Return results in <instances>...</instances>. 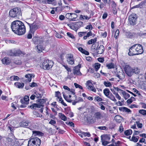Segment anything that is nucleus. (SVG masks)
Wrapping results in <instances>:
<instances>
[{"instance_id":"obj_1","label":"nucleus","mask_w":146,"mask_h":146,"mask_svg":"<svg viewBox=\"0 0 146 146\" xmlns=\"http://www.w3.org/2000/svg\"><path fill=\"white\" fill-rule=\"evenodd\" d=\"M11 28L15 33L19 35H23L26 32L25 27L24 24L19 20H16L12 23Z\"/></svg>"},{"instance_id":"obj_2","label":"nucleus","mask_w":146,"mask_h":146,"mask_svg":"<svg viewBox=\"0 0 146 146\" xmlns=\"http://www.w3.org/2000/svg\"><path fill=\"white\" fill-rule=\"evenodd\" d=\"M143 50L142 45L139 44H135L132 46L129 50L128 54L133 56L142 54Z\"/></svg>"},{"instance_id":"obj_3","label":"nucleus","mask_w":146,"mask_h":146,"mask_svg":"<svg viewBox=\"0 0 146 146\" xmlns=\"http://www.w3.org/2000/svg\"><path fill=\"white\" fill-rule=\"evenodd\" d=\"M9 15L12 18H19L21 16V10L18 7L12 9L9 11Z\"/></svg>"},{"instance_id":"obj_4","label":"nucleus","mask_w":146,"mask_h":146,"mask_svg":"<svg viewBox=\"0 0 146 146\" xmlns=\"http://www.w3.org/2000/svg\"><path fill=\"white\" fill-rule=\"evenodd\" d=\"M41 143V140L38 137L31 138L29 141L28 146H39Z\"/></svg>"},{"instance_id":"obj_5","label":"nucleus","mask_w":146,"mask_h":146,"mask_svg":"<svg viewBox=\"0 0 146 146\" xmlns=\"http://www.w3.org/2000/svg\"><path fill=\"white\" fill-rule=\"evenodd\" d=\"M31 126H29L28 128L31 130H33L36 127L34 124L31 125V123L30 121L28 120H24L20 122L19 123L20 126L22 127H27L29 125Z\"/></svg>"},{"instance_id":"obj_6","label":"nucleus","mask_w":146,"mask_h":146,"mask_svg":"<svg viewBox=\"0 0 146 146\" xmlns=\"http://www.w3.org/2000/svg\"><path fill=\"white\" fill-rule=\"evenodd\" d=\"M54 64L52 61L47 59L44 61L42 66H42L44 69L48 70L52 67Z\"/></svg>"},{"instance_id":"obj_7","label":"nucleus","mask_w":146,"mask_h":146,"mask_svg":"<svg viewBox=\"0 0 146 146\" xmlns=\"http://www.w3.org/2000/svg\"><path fill=\"white\" fill-rule=\"evenodd\" d=\"M30 28V32L34 34L36 31L39 28L38 24L36 22H34L32 23H30L27 22Z\"/></svg>"},{"instance_id":"obj_8","label":"nucleus","mask_w":146,"mask_h":146,"mask_svg":"<svg viewBox=\"0 0 146 146\" xmlns=\"http://www.w3.org/2000/svg\"><path fill=\"white\" fill-rule=\"evenodd\" d=\"M104 93L106 96L112 101L115 102L117 100L114 96L110 92L108 88H105L103 90Z\"/></svg>"},{"instance_id":"obj_9","label":"nucleus","mask_w":146,"mask_h":146,"mask_svg":"<svg viewBox=\"0 0 146 146\" xmlns=\"http://www.w3.org/2000/svg\"><path fill=\"white\" fill-rule=\"evenodd\" d=\"M66 58L67 62L68 64L73 65L74 64V60L72 54H67L66 55Z\"/></svg>"},{"instance_id":"obj_10","label":"nucleus","mask_w":146,"mask_h":146,"mask_svg":"<svg viewBox=\"0 0 146 146\" xmlns=\"http://www.w3.org/2000/svg\"><path fill=\"white\" fill-rule=\"evenodd\" d=\"M6 142L7 146H18L17 142H14L13 139L9 137L6 138Z\"/></svg>"},{"instance_id":"obj_11","label":"nucleus","mask_w":146,"mask_h":146,"mask_svg":"<svg viewBox=\"0 0 146 146\" xmlns=\"http://www.w3.org/2000/svg\"><path fill=\"white\" fill-rule=\"evenodd\" d=\"M124 70L127 75L129 76H131L133 74V69L128 65H125Z\"/></svg>"},{"instance_id":"obj_12","label":"nucleus","mask_w":146,"mask_h":146,"mask_svg":"<svg viewBox=\"0 0 146 146\" xmlns=\"http://www.w3.org/2000/svg\"><path fill=\"white\" fill-rule=\"evenodd\" d=\"M87 89L89 90L92 91L94 92H96V90L93 85L91 80H88L86 83Z\"/></svg>"},{"instance_id":"obj_13","label":"nucleus","mask_w":146,"mask_h":146,"mask_svg":"<svg viewBox=\"0 0 146 146\" xmlns=\"http://www.w3.org/2000/svg\"><path fill=\"white\" fill-rule=\"evenodd\" d=\"M66 17L68 19H70V21H75L74 19L77 18L78 15L75 13H67L66 15Z\"/></svg>"},{"instance_id":"obj_14","label":"nucleus","mask_w":146,"mask_h":146,"mask_svg":"<svg viewBox=\"0 0 146 146\" xmlns=\"http://www.w3.org/2000/svg\"><path fill=\"white\" fill-rule=\"evenodd\" d=\"M81 65L79 64L77 66H75L73 69V73L76 75L80 76L82 73L80 71V68H81Z\"/></svg>"},{"instance_id":"obj_15","label":"nucleus","mask_w":146,"mask_h":146,"mask_svg":"<svg viewBox=\"0 0 146 146\" xmlns=\"http://www.w3.org/2000/svg\"><path fill=\"white\" fill-rule=\"evenodd\" d=\"M136 18L134 15H131L129 17L128 20L130 25H134L135 24Z\"/></svg>"},{"instance_id":"obj_16","label":"nucleus","mask_w":146,"mask_h":146,"mask_svg":"<svg viewBox=\"0 0 146 146\" xmlns=\"http://www.w3.org/2000/svg\"><path fill=\"white\" fill-rule=\"evenodd\" d=\"M103 114L104 115V113L100 111L97 112L95 113L94 115L95 118L97 119H100L103 118Z\"/></svg>"},{"instance_id":"obj_17","label":"nucleus","mask_w":146,"mask_h":146,"mask_svg":"<svg viewBox=\"0 0 146 146\" xmlns=\"http://www.w3.org/2000/svg\"><path fill=\"white\" fill-rule=\"evenodd\" d=\"M33 42L36 44H41L43 42L42 40L39 37H34L32 39Z\"/></svg>"},{"instance_id":"obj_18","label":"nucleus","mask_w":146,"mask_h":146,"mask_svg":"<svg viewBox=\"0 0 146 146\" xmlns=\"http://www.w3.org/2000/svg\"><path fill=\"white\" fill-rule=\"evenodd\" d=\"M104 48L103 45H100L99 47L96 49V51L98 54H101L104 51Z\"/></svg>"},{"instance_id":"obj_19","label":"nucleus","mask_w":146,"mask_h":146,"mask_svg":"<svg viewBox=\"0 0 146 146\" xmlns=\"http://www.w3.org/2000/svg\"><path fill=\"white\" fill-rule=\"evenodd\" d=\"M3 64L6 65H9L11 62V60L7 57H5L1 60Z\"/></svg>"},{"instance_id":"obj_20","label":"nucleus","mask_w":146,"mask_h":146,"mask_svg":"<svg viewBox=\"0 0 146 146\" xmlns=\"http://www.w3.org/2000/svg\"><path fill=\"white\" fill-rule=\"evenodd\" d=\"M116 76L119 78L120 80H123L125 78V74L123 72H118L116 74Z\"/></svg>"},{"instance_id":"obj_21","label":"nucleus","mask_w":146,"mask_h":146,"mask_svg":"<svg viewBox=\"0 0 146 146\" xmlns=\"http://www.w3.org/2000/svg\"><path fill=\"white\" fill-rule=\"evenodd\" d=\"M119 110L123 112H127L128 113H131V111L129 109L125 107H122L119 108Z\"/></svg>"},{"instance_id":"obj_22","label":"nucleus","mask_w":146,"mask_h":146,"mask_svg":"<svg viewBox=\"0 0 146 146\" xmlns=\"http://www.w3.org/2000/svg\"><path fill=\"white\" fill-rule=\"evenodd\" d=\"M63 66L68 71V76H67L68 78L71 79V78L73 77V74H71L69 75V72H70L71 71L70 68H69V67L67 65H63Z\"/></svg>"},{"instance_id":"obj_23","label":"nucleus","mask_w":146,"mask_h":146,"mask_svg":"<svg viewBox=\"0 0 146 146\" xmlns=\"http://www.w3.org/2000/svg\"><path fill=\"white\" fill-rule=\"evenodd\" d=\"M33 75L30 74H28L25 76L26 78L25 80L26 82H30L31 81L32 79V77Z\"/></svg>"},{"instance_id":"obj_24","label":"nucleus","mask_w":146,"mask_h":146,"mask_svg":"<svg viewBox=\"0 0 146 146\" xmlns=\"http://www.w3.org/2000/svg\"><path fill=\"white\" fill-rule=\"evenodd\" d=\"M29 97L27 96H24L23 99H22L21 100V103H26L29 104Z\"/></svg>"},{"instance_id":"obj_25","label":"nucleus","mask_w":146,"mask_h":146,"mask_svg":"<svg viewBox=\"0 0 146 146\" xmlns=\"http://www.w3.org/2000/svg\"><path fill=\"white\" fill-rule=\"evenodd\" d=\"M41 106V105H40L38 104L34 103L30 106V107L32 109H35L36 108H40Z\"/></svg>"},{"instance_id":"obj_26","label":"nucleus","mask_w":146,"mask_h":146,"mask_svg":"<svg viewBox=\"0 0 146 146\" xmlns=\"http://www.w3.org/2000/svg\"><path fill=\"white\" fill-rule=\"evenodd\" d=\"M14 85L17 87L19 88H23L24 86V83L18 82L15 83Z\"/></svg>"},{"instance_id":"obj_27","label":"nucleus","mask_w":146,"mask_h":146,"mask_svg":"<svg viewBox=\"0 0 146 146\" xmlns=\"http://www.w3.org/2000/svg\"><path fill=\"white\" fill-rule=\"evenodd\" d=\"M67 25L70 27L71 29L76 31L78 29L76 27V25L74 24V23H72V24H68Z\"/></svg>"},{"instance_id":"obj_28","label":"nucleus","mask_w":146,"mask_h":146,"mask_svg":"<svg viewBox=\"0 0 146 146\" xmlns=\"http://www.w3.org/2000/svg\"><path fill=\"white\" fill-rule=\"evenodd\" d=\"M101 137V140H109L110 139V135L107 134L102 135Z\"/></svg>"},{"instance_id":"obj_29","label":"nucleus","mask_w":146,"mask_h":146,"mask_svg":"<svg viewBox=\"0 0 146 146\" xmlns=\"http://www.w3.org/2000/svg\"><path fill=\"white\" fill-rule=\"evenodd\" d=\"M122 94L123 95L124 98L125 100H127L130 96V95L129 94L126 93L124 90L122 91Z\"/></svg>"},{"instance_id":"obj_30","label":"nucleus","mask_w":146,"mask_h":146,"mask_svg":"<svg viewBox=\"0 0 146 146\" xmlns=\"http://www.w3.org/2000/svg\"><path fill=\"white\" fill-rule=\"evenodd\" d=\"M83 23V22L81 21L74 22V24L76 25L77 29L82 26Z\"/></svg>"},{"instance_id":"obj_31","label":"nucleus","mask_w":146,"mask_h":146,"mask_svg":"<svg viewBox=\"0 0 146 146\" xmlns=\"http://www.w3.org/2000/svg\"><path fill=\"white\" fill-rule=\"evenodd\" d=\"M115 119L118 123H120L122 120V117L119 115H116L115 117Z\"/></svg>"},{"instance_id":"obj_32","label":"nucleus","mask_w":146,"mask_h":146,"mask_svg":"<svg viewBox=\"0 0 146 146\" xmlns=\"http://www.w3.org/2000/svg\"><path fill=\"white\" fill-rule=\"evenodd\" d=\"M37 102H38L40 105H41V107H43L44 106V105L43 104L45 102L46 100L44 99H39L37 101Z\"/></svg>"},{"instance_id":"obj_33","label":"nucleus","mask_w":146,"mask_h":146,"mask_svg":"<svg viewBox=\"0 0 146 146\" xmlns=\"http://www.w3.org/2000/svg\"><path fill=\"white\" fill-rule=\"evenodd\" d=\"M106 66L108 69L113 68L115 67L114 65V64L112 63H107Z\"/></svg>"},{"instance_id":"obj_34","label":"nucleus","mask_w":146,"mask_h":146,"mask_svg":"<svg viewBox=\"0 0 146 146\" xmlns=\"http://www.w3.org/2000/svg\"><path fill=\"white\" fill-rule=\"evenodd\" d=\"M33 134L35 135H38L39 136H41L43 135V133L42 132L38 131H33Z\"/></svg>"},{"instance_id":"obj_35","label":"nucleus","mask_w":146,"mask_h":146,"mask_svg":"<svg viewBox=\"0 0 146 146\" xmlns=\"http://www.w3.org/2000/svg\"><path fill=\"white\" fill-rule=\"evenodd\" d=\"M78 50L82 53L87 55L89 54V52L85 50L82 48L80 47L78 48Z\"/></svg>"},{"instance_id":"obj_36","label":"nucleus","mask_w":146,"mask_h":146,"mask_svg":"<svg viewBox=\"0 0 146 146\" xmlns=\"http://www.w3.org/2000/svg\"><path fill=\"white\" fill-rule=\"evenodd\" d=\"M91 18L90 16L88 17L87 15H81L80 17V20L86 19L87 20H89Z\"/></svg>"},{"instance_id":"obj_37","label":"nucleus","mask_w":146,"mask_h":146,"mask_svg":"<svg viewBox=\"0 0 146 146\" xmlns=\"http://www.w3.org/2000/svg\"><path fill=\"white\" fill-rule=\"evenodd\" d=\"M59 116L60 118L62 120L65 121L67 120V117L62 113H59Z\"/></svg>"},{"instance_id":"obj_38","label":"nucleus","mask_w":146,"mask_h":146,"mask_svg":"<svg viewBox=\"0 0 146 146\" xmlns=\"http://www.w3.org/2000/svg\"><path fill=\"white\" fill-rule=\"evenodd\" d=\"M37 51L39 53L41 52H42V50H43V47L41 44H38L36 46Z\"/></svg>"},{"instance_id":"obj_39","label":"nucleus","mask_w":146,"mask_h":146,"mask_svg":"<svg viewBox=\"0 0 146 146\" xmlns=\"http://www.w3.org/2000/svg\"><path fill=\"white\" fill-rule=\"evenodd\" d=\"M97 41V38H95L94 39H91L88 41L87 42V44H94Z\"/></svg>"},{"instance_id":"obj_40","label":"nucleus","mask_w":146,"mask_h":146,"mask_svg":"<svg viewBox=\"0 0 146 146\" xmlns=\"http://www.w3.org/2000/svg\"><path fill=\"white\" fill-rule=\"evenodd\" d=\"M144 3H145L144 2H142L139 4L133 7L132 9H134L137 8H141L143 7V6L144 5Z\"/></svg>"},{"instance_id":"obj_41","label":"nucleus","mask_w":146,"mask_h":146,"mask_svg":"<svg viewBox=\"0 0 146 146\" xmlns=\"http://www.w3.org/2000/svg\"><path fill=\"white\" fill-rule=\"evenodd\" d=\"M64 60V54H61L60 55L58 58V61L60 62H62Z\"/></svg>"},{"instance_id":"obj_42","label":"nucleus","mask_w":146,"mask_h":146,"mask_svg":"<svg viewBox=\"0 0 146 146\" xmlns=\"http://www.w3.org/2000/svg\"><path fill=\"white\" fill-rule=\"evenodd\" d=\"M132 131L131 130L129 129L125 131H124V134L126 136H129L132 133Z\"/></svg>"},{"instance_id":"obj_43","label":"nucleus","mask_w":146,"mask_h":146,"mask_svg":"<svg viewBox=\"0 0 146 146\" xmlns=\"http://www.w3.org/2000/svg\"><path fill=\"white\" fill-rule=\"evenodd\" d=\"M135 98L134 97H131L130 99L127 101V104H130L132 103L133 101H135Z\"/></svg>"},{"instance_id":"obj_44","label":"nucleus","mask_w":146,"mask_h":146,"mask_svg":"<svg viewBox=\"0 0 146 146\" xmlns=\"http://www.w3.org/2000/svg\"><path fill=\"white\" fill-rule=\"evenodd\" d=\"M10 79L11 81L18 80L19 78L17 76H12L10 77Z\"/></svg>"},{"instance_id":"obj_45","label":"nucleus","mask_w":146,"mask_h":146,"mask_svg":"<svg viewBox=\"0 0 146 146\" xmlns=\"http://www.w3.org/2000/svg\"><path fill=\"white\" fill-rule=\"evenodd\" d=\"M104 84L105 86L106 87H111L112 86V85L111 83L109 82L104 81Z\"/></svg>"},{"instance_id":"obj_46","label":"nucleus","mask_w":146,"mask_h":146,"mask_svg":"<svg viewBox=\"0 0 146 146\" xmlns=\"http://www.w3.org/2000/svg\"><path fill=\"white\" fill-rule=\"evenodd\" d=\"M101 64L99 63H96L94 66V68L96 71H97L100 67Z\"/></svg>"},{"instance_id":"obj_47","label":"nucleus","mask_w":146,"mask_h":146,"mask_svg":"<svg viewBox=\"0 0 146 146\" xmlns=\"http://www.w3.org/2000/svg\"><path fill=\"white\" fill-rule=\"evenodd\" d=\"M133 74L134 73L136 74H138L140 72V70L137 68H135L133 69Z\"/></svg>"},{"instance_id":"obj_48","label":"nucleus","mask_w":146,"mask_h":146,"mask_svg":"<svg viewBox=\"0 0 146 146\" xmlns=\"http://www.w3.org/2000/svg\"><path fill=\"white\" fill-rule=\"evenodd\" d=\"M15 56H19L22 54L21 51L19 50H14Z\"/></svg>"},{"instance_id":"obj_49","label":"nucleus","mask_w":146,"mask_h":146,"mask_svg":"<svg viewBox=\"0 0 146 146\" xmlns=\"http://www.w3.org/2000/svg\"><path fill=\"white\" fill-rule=\"evenodd\" d=\"M15 50H9L8 52V54L10 56H15Z\"/></svg>"},{"instance_id":"obj_50","label":"nucleus","mask_w":146,"mask_h":146,"mask_svg":"<svg viewBox=\"0 0 146 146\" xmlns=\"http://www.w3.org/2000/svg\"><path fill=\"white\" fill-rule=\"evenodd\" d=\"M62 94L64 98L67 101L69 102H72V100H70L68 99V97L65 96L64 92H62Z\"/></svg>"},{"instance_id":"obj_51","label":"nucleus","mask_w":146,"mask_h":146,"mask_svg":"<svg viewBox=\"0 0 146 146\" xmlns=\"http://www.w3.org/2000/svg\"><path fill=\"white\" fill-rule=\"evenodd\" d=\"M81 134L84 136L85 137L87 136L90 137V134L89 132H81Z\"/></svg>"},{"instance_id":"obj_52","label":"nucleus","mask_w":146,"mask_h":146,"mask_svg":"<svg viewBox=\"0 0 146 146\" xmlns=\"http://www.w3.org/2000/svg\"><path fill=\"white\" fill-rule=\"evenodd\" d=\"M139 113L144 115H146V110H140L139 111Z\"/></svg>"},{"instance_id":"obj_53","label":"nucleus","mask_w":146,"mask_h":146,"mask_svg":"<svg viewBox=\"0 0 146 146\" xmlns=\"http://www.w3.org/2000/svg\"><path fill=\"white\" fill-rule=\"evenodd\" d=\"M58 102L62 104L64 106H67V104L64 102L63 100H62V97H60V98L59 99V100Z\"/></svg>"},{"instance_id":"obj_54","label":"nucleus","mask_w":146,"mask_h":146,"mask_svg":"<svg viewBox=\"0 0 146 146\" xmlns=\"http://www.w3.org/2000/svg\"><path fill=\"white\" fill-rule=\"evenodd\" d=\"M35 95L36 96V97L37 98H42L43 94H40L37 92L35 93Z\"/></svg>"},{"instance_id":"obj_55","label":"nucleus","mask_w":146,"mask_h":146,"mask_svg":"<svg viewBox=\"0 0 146 146\" xmlns=\"http://www.w3.org/2000/svg\"><path fill=\"white\" fill-rule=\"evenodd\" d=\"M61 94L60 92L59 91L55 92V96L57 97L58 99L60 98L61 97Z\"/></svg>"},{"instance_id":"obj_56","label":"nucleus","mask_w":146,"mask_h":146,"mask_svg":"<svg viewBox=\"0 0 146 146\" xmlns=\"http://www.w3.org/2000/svg\"><path fill=\"white\" fill-rule=\"evenodd\" d=\"M139 138V137L137 136V137L133 136L132 137L131 140L134 142H136L138 141V139Z\"/></svg>"},{"instance_id":"obj_57","label":"nucleus","mask_w":146,"mask_h":146,"mask_svg":"<svg viewBox=\"0 0 146 146\" xmlns=\"http://www.w3.org/2000/svg\"><path fill=\"white\" fill-rule=\"evenodd\" d=\"M94 100L97 101L99 102L103 100L102 99L98 96H97L94 97Z\"/></svg>"},{"instance_id":"obj_58","label":"nucleus","mask_w":146,"mask_h":146,"mask_svg":"<svg viewBox=\"0 0 146 146\" xmlns=\"http://www.w3.org/2000/svg\"><path fill=\"white\" fill-rule=\"evenodd\" d=\"M14 62L15 64L17 65H20L21 64V60H15Z\"/></svg>"},{"instance_id":"obj_59","label":"nucleus","mask_w":146,"mask_h":146,"mask_svg":"<svg viewBox=\"0 0 146 146\" xmlns=\"http://www.w3.org/2000/svg\"><path fill=\"white\" fill-rule=\"evenodd\" d=\"M33 113L34 114L36 115L37 117H41L42 116V115L41 114H39L36 111H34L33 112Z\"/></svg>"},{"instance_id":"obj_60","label":"nucleus","mask_w":146,"mask_h":146,"mask_svg":"<svg viewBox=\"0 0 146 146\" xmlns=\"http://www.w3.org/2000/svg\"><path fill=\"white\" fill-rule=\"evenodd\" d=\"M113 94L115 95L116 98L118 99L119 100H120L121 99V97L119 96L117 92H114V93H113Z\"/></svg>"},{"instance_id":"obj_61","label":"nucleus","mask_w":146,"mask_h":146,"mask_svg":"<svg viewBox=\"0 0 146 146\" xmlns=\"http://www.w3.org/2000/svg\"><path fill=\"white\" fill-rule=\"evenodd\" d=\"M74 85L76 88H79L81 90H82L83 89V88L81 86L76 83H74Z\"/></svg>"},{"instance_id":"obj_62","label":"nucleus","mask_w":146,"mask_h":146,"mask_svg":"<svg viewBox=\"0 0 146 146\" xmlns=\"http://www.w3.org/2000/svg\"><path fill=\"white\" fill-rule=\"evenodd\" d=\"M56 121L54 120L51 119L50 121L49 122V123L54 126V125L56 124Z\"/></svg>"},{"instance_id":"obj_63","label":"nucleus","mask_w":146,"mask_h":146,"mask_svg":"<svg viewBox=\"0 0 146 146\" xmlns=\"http://www.w3.org/2000/svg\"><path fill=\"white\" fill-rule=\"evenodd\" d=\"M67 35L69 37H70L72 39H74L75 38L74 36L70 33H67Z\"/></svg>"},{"instance_id":"obj_64","label":"nucleus","mask_w":146,"mask_h":146,"mask_svg":"<svg viewBox=\"0 0 146 146\" xmlns=\"http://www.w3.org/2000/svg\"><path fill=\"white\" fill-rule=\"evenodd\" d=\"M86 32H79L78 33V35L80 37H81L82 36L85 35L86 33Z\"/></svg>"}]
</instances>
